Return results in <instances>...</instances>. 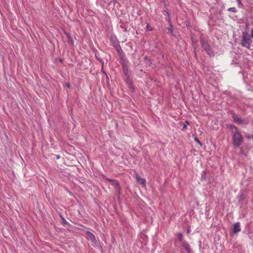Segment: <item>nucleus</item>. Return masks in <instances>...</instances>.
I'll return each mask as SVG.
<instances>
[{
    "label": "nucleus",
    "instance_id": "obj_15",
    "mask_svg": "<svg viewBox=\"0 0 253 253\" xmlns=\"http://www.w3.org/2000/svg\"><path fill=\"white\" fill-rule=\"evenodd\" d=\"M195 140L200 145H202V143L201 142H200V141L197 138V137H195Z\"/></svg>",
    "mask_w": 253,
    "mask_h": 253
},
{
    "label": "nucleus",
    "instance_id": "obj_13",
    "mask_svg": "<svg viewBox=\"0 0 253 253\" xmlns=\"http://www.w3.org/2000/svg\"><path fill=\"white\" fill-rule=\"evenodd\" d=\"M189 124L188 121H185L183 126V129H185L187 128V126Z\"/></svg>",
    "mask_w": 253,
    "mask_h": 253
},
{
    "label": "nucleus",
    "instance_id": "obj_14",
    "mask_svg": "<svg viewBox=\"0 0 253 253\" xmlns=\"http://www.w3.org/2000/svg\"><path fill=\"white\" fill-rule=\"evenodd\" d=\"M228 11H232V12H236V9L235 7H230L229 8H228Z\"/></svg>",
    "mask_w": 253,
    "mask_h": 253
},
{
    "label": "nucleus",
    "instance_id": "obj_3",
    "mask_svg": "<svg viewBox=\"0 0 253 253\" xmlns=\"http://www.w3.org/2000/svg\"><path fill=\"white\" fill-rule=\"evenodd\" d=\"M85 233L86 235L87 239L91 240L92 243V245L94 246L99 245V240L95 238V236L92 233L89 231H86Z\"/></svg>",
    "mask_w": 253,
    "mask_h": 253
},
{
    "label": "nucleus",
    "instance_id": "obj_18",
    "mask_svg": "<svg viewBox=\"0 0 253 253\" xmlns=\"http://www.w3.org/2000/svg\"><path fill=\"white\" fill-rule=\"evenodd\" d=\"M251 38L253 39V28L252 29L251 31Z\"/></svg>",
    "mask_w": 253,
    "mask_h": 253
},
{
    "label": "nucleus",
    "instance_id": "obj_9",
    "mask_svg": "<svg viewBox=\"0 0 253 253\" xmlns=\"http://www.w3.org/2000/svg\"><path fill=\"white\" fill-rule=\"evenodd\" d=\"M111 41L114 47L119 44V42H118V40L117 39L116 37H115V36H111Z\"/></svg>",
    "mask_w": 253,
    "mask_h": 253
},
{
    "label": "nucleus",
    "instance_id": "obj_22",
    "mask_svg": "<svg viewBox=\"0 0 253 253\" xmlns=\"http://www.w3.org/2000/svg\"><path fill=\"white\" fill-rule=\"evenodd\" d=\"M69 39H71V41H72L71 37H70V36H69Z\"/></svg>",
    "mask_w": 253,
    "mask_h": 253
},
{
    "label": "nucleus",
    "instance_id": "obj_17",
    "mask_svg": "<svg viewBox=\"0 0 253 253\" xmlns=\"http://www.w3.org/2000/svg\"><path fill=\"white\" fill-rule=\"evenodd\" d=\"M167 33L170 34L172 33V30L170 28H168Z\"/></svg>",
    "mask_w": 253,
    "mask_h": 253
},
{
    "label": "nucleus",
    "instance_id": "obj_19",
    "mask_svg": "<svg viewBox=\"0 0 253 253\" xmlns=\"http://www.w3.org/2000/svg\"><path fill=\"white\" fill-rule=\"evenodd\" d=\"M111 0V1H112L113 2V3L114 4H115L118 3L117 0Z\"/></svg>",
    "mask_w": 253,
    "mask_h": 253
},
{
    "label": "nucleus",
    "instance_id": "obj_1",
    "mask_svg": "<svg viewBox=\"0 0 253 253\" xmlns=\"http://www.w3.org/2000/svg\"><path fill=\"white\" fill-rule=\"evenodd\" d=\"M231 129L234 133L233 135V144L235 146L239 147L242 141V136L235 126H231Z\"/></svg>",
    "mask_w": 253,
    "mask_h": 253
},
{
    "label": "nucleus",
    "instance_id": "obj_16",
    "mask_svg": "<svg viewBox=\"0 0 253 253\" xmlns=\"http://www.w3.org/2000/svg\"><path fill=\"white\" fill-rule=\"evenodd\" d=\"M237 2L239 5H243L241 0H237Z\"/></svg>",
    "mask_w": 253,
    "mask_h": 253
},
{
    "label": "nucleus",
    "instance_id": "obj_2",
    "mask_svg": "<svg viewBox=\"0 0 253 253\" xmlns=\"http://www.w3.org/2000/svg\"><path fill=\"white\" fill-rule=\"evenodd\" d=\"M252 42L251 38L247 33H243L241 42L242 46L247 48H249Z\"/></svg>",
    "mask_w": 253,
    "mask_h": 253
},
{
    "label": "nucleus",
    "instance_id": "obj_12",
    "mask_svg": "<svg viewBox=\"0 0 253 253\" xmlns=\"http://www.w3.org/2000/svg\"><path fill=\"white\" fill-rule=\"evenodd\" d=\"M177 237L178 238V240L181 242L182 243L183 242V241H182V235L181 233H178L177 234Z\"/></svg>",
    "mask_w": 253,
    "mask_h": 253
},
{
    "label": "nucleus",
    "instance_id": "obj_20",
    "mask_svg": "<svg viewBox=\"0 0 253 253\" xmlns=\"http://www.w3.org/2000/svg\"><path fill=\"white\" fill-rule=\"evenodd\" d=\"M147 29L148 30H149V31H151V30H152V29H150V27H149V25H147Z\"/></svg>",
    "mask_w": 253,
    "mask_h": 253
},
{
    "label": "nucleus",
    "instance_id": "obj_8",
    "mask_svg": "<svg viewBox=\"0 0 253 253\" xmlns=\"http://www.w3.org/2000/svg\"><path fill=\"white\" fill-rule=\"evenodd\" d=\"M233 118L234 121L239 124H242L244 123L243 120L237 115L234 114Z\"/></svg>",
    "mask_w": 253,
    "mask_h": 253
},
{
    "label": "nucleus",
    "instance_id": "obj_5",
    "mask_svg": "<svg viewBox=\"0 0 253 253\" xmlns=\"http://www.w3.org/2000/svg\"><path fill=\"white\" fill-rule=\"evenodd\" d=\"M134 176L138 183L142 185L143 186L145 187L146 180L144 178L140 177L137 174H135Z\"/></svg>",
    "mask_w": 253,
    "mask_h": 253
},
{
    "label": "nucleus",
    "instance_id": "obj_21",
    "mask_svg": "<svg viewBox=\"0 0 253 253\" xmlns=\"http://www.w3.org/2000/svg\"><path fill=\"white\" fill-rule=\"evenodd\" d=\"M64 223L65 224H66V223H67V222L66 221H65H65H64Z\"/></svg>",
    "mask_w": 253,
    "mask_h": 253
},
{
    "label": "nucleus",
    "instance_id": "obj_4",
    "mask_svg": "<svg viewBox=\"0 0 253 253\" xmlns=\"http://www.w3.org/2000/svg\"><path fill=\"white\" fill-rule=\"evenodd\" d=\"M202 46L205 49L206 51H207V53L210 56H213L214 53L212 50H211V47L209 45L205 42L202 41Z\"/></svg>",
    "mask_w": 253,
    "mask_h": 253
},
{
    "label": "nucleus",
    "instance_id": "obj_24",
    "mask_svg": "<svg viewBox=\"0 0 253 253\" xmlns=\"http://www.w3.org/2000/svg\"><path fill=\"white\" fill-rule=\"evenodd\" d=\"M57 159L59 158V156H57Z\"/></svg>",
    "mask_w": 253,
    "mask_h": 253
},
{
    "label": "nucleus",
    "instance_id": "obj_23",
    "mask_svg": "<svg viewBox=\"0 0 253 253\" xmlns=\"http://www.w3.org/2000/svg\"><path fill=\"white\" fill-rule=\"evenodd\" d=\"M67 86L68 87H69V86H69V84H67Z\"/></svg>",
    "mask_w": 253,
    "mask_h": 253
},
{
    "label": "nucleus",
    "instance_id": "obj_11",
    "mask_svg": "<svg viewBox=\"0 0 253 253\" xmlns=\"http://www.w3.org/2000/svg\"><path fill=\"white\" fill-rule=\"evenodd\" d=\"M106 179L109 181L113 182V184L116 185V186L119 185L118 182L115 180L111 179H109V178H107Z\"/></svg>",
    "mask_w": 253,
    "mask_h": 253
},
{
    "label": "nucleus",
    "instance_id": "obj_6",
    "mask_svg": "<svg viewBox=\"0 0 253 253\" xmlns=\"http://www.w3.org/2000/svg\"><path fill=\"white\" fill-rule=\"evenodd\" d=\"M241 231L240 223L236 222L234 223L232 227V232L234 234H236Z\"/></svg>",
    "mask_w": 253,
    "mask_h": 253
},
{
    "label": "nucleus",
    "instance_id": "obj_7",
    "mask_svg": "<svg viewBox=\"0 0 253 253\" xmlns=\"http://www.w3.org/2000/svg\"><path fill=\"white\" fill-rule=\"evenodd\" d=\"M115 47L116 50L119 53L121 58L122 59H123V58L124 57V53L120 45L119 44L117 45L116 46H115Z\"/></svg>",
    "mask_w": 253,
    "mask_h": 253
},
{
    "label": "nucleus",
    "instance_id": "obj_10",
    "mask_svg": "<svg viewBox=\"0 0 253 253\" xmlns=\"http://www.w3.org/2000/svg\"><path fill=\"white\" fill-rule=\"evenodd\" d=\"M182 245L183 247L186 250L187 253H191V250L189 245L186 242H182Z\"/></svg>",
    "mask_w": 253,
    "mask_h": 253
}]
</instances>
